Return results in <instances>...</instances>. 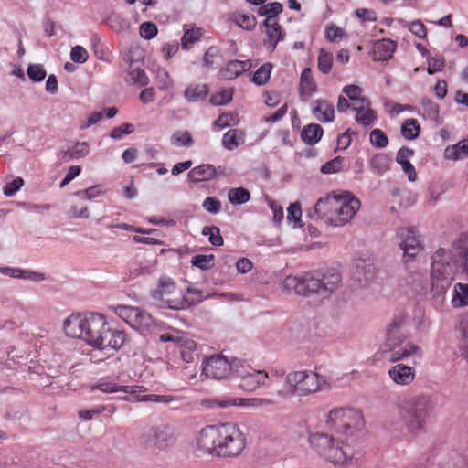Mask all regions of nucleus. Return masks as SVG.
Instances as JSON below:
<instances>
[{"instance_id":"nucleus-23","label":"nucleus","mask_w":468,"mask_h":468,"mask_svg":"<svg viewBox=\"0 0 468 468\" xmlns=\"http://www.w3.org/2000/svg\"><path fill=\"white\" fill-rule=\"evenodd\" d=\"M251 67L250 60H230L227 63L223 77L228 80H232L249 70Z\"/></svg>"},{"instance_id":"nucleus-56","label":"nucleus","mask_w":468,"mask_h":468,"mask_svg":"<svg viewBox=\"0 0 468 468\" xmlns=\"http://www.w3.org/2000/svg\"><path fill=\"white\" fill-rule=\"evenodd\" d=\"M134 131V126L131 123H123L119 127H115L111 132V137L113 139H121L123 135L130 134Z\"/></svg>"},{"instance_id":"nucleus-41","label":"nucleus","mask_w":468,"mask_h":468,"mask_svg":"<svg viewBox=\"0 0 468 468\" xmlns=\"http://www.w3.org/2000/svg\"><path fill=\"white\" fill-rule=\"evenodd\" d=\"M128 81L133 84H138L140 86H146L149 82V79L145 74V71L140 68L132 69L129 73Z\"/></svg>"},{"instance_id":"nucleus-32","label":"nucleus","mask_w":468,"mask_h":468,"mask_svg":"<svg viewBox=\"0 0 468 468\" xmlns=\"http://www.w3.org/2000/svg\"><path fill=\"white\" fill-rule=\"evenodd\" d=\"M401 135L407 140H414L419 137L420 126L414 118L407 119L401 125Z\"/></svg>"},{"instance_id":"nucleus-11","label":"nucleus","mask_w":468,"mask_h":468,"mask_svg":"<svg viewBox=\"0 0 468 468\" xmlns=\"http://www.w3.org/2000/svg\"><path fill=\"white\" fill-rule=\"evenodd\" d=\"M360 205V200L349 192L337 194L335 210L334 216L329 217V224L335 227L346 225L356 214Z\"/></svg>"},{"instance_id":"nucleus-8","label":"nucleus","mask_w":468,"mask_h":468,"mask_svg":"<svg viewBox=\"0 0 468 468\" xmlns=\"http://www.w3.org/2000/svg\"><path fill=\"white\" fill-rule=\"evenodd\" d=\"M177 441L176 428L169 423H159L145 428L138 436L141 449L156 452L172 448Z\"/></svg>"},{"instance_id":"nucleus-22","label":"nucleus","mask_w":468,"mask_h":468,"mask_svg":"<svg viewBox=\"0 0 468 468\" xmlns=\"http://www.w3.org/2000/svg\"><path fill=\"white\" fill-rule=\"evenodd\" d=\"M315 106L313 109V113L317 120L330 122L335 119V109L333 104L328 102L326 100H316L314 101Z\"/></svg>"},{"instance_id":"nucleus-30","label":"nucleus","mask_w":468,"mask_h":468,"mask_svg":"<svg viewBox=\"0 0 468 468\" xmlns=\"http://www.w3.org/2000/svg\"><path fill=\"white\" fill-rule=\"evenodd\" d=\"M452 304L454 307L468 305V284L457 283L454 285Z\"/></svg>"},{"instance_id":"nucleus-39","label":"nucleus","mask_w":468,"mask_h":468,"mask_svg":"<svg viewBox=\"0 0 468 468\" xmlns=\"http://www.w3.org/2000/svg\"><path fill=\"white\" fill-rule=\"evenodd\" d=\"M283 10V6L279 2H272L266 5H261L258 8V15L261 16H278L281 14Z\"/></svg>"},{"instance_id":"nucleus-18","label":"nucleus","mask_w":468,"mask_h":468,"mask_svg":"<svg viewBox=\"0 0 468 468\" xmlns=\"http://www.w3.org/2000/svg\"><path fill=\"white\" fill-rule=\"evenodd\" d=\"M218 169L219 171L213 165L203 164L192 168L187 176L192 183L208 181L215 178L218 175L224 174V170H221L220 166Z\"/></svg>"},{"instance_id":"nucleus-26","label":"nucleus","mask_w":468,"mask_h":468,"mask_svg":"<svg viewBox=\"0 0 468 468\" xmlns=\"http://www.w3.org/2000/svg\"><path fill=\"white\" fill-rule=\"evenodd\" d=\"M468 156V139H463L458 144L449 145L444 150V158L448 160H458Z\"/></svg>"},{"instance_id":"nucleus-33","label":"nucleus","mask_w":468,"mask_h":468,"mask_svg":"<svg viewBox=\"0 0 468 468\" xmlns=\"http://www.w3.org/2000/svg\"><path fill=\"white\" fill-rule=\"evenodd\" d=\"M267 36L268 38L265 41V45L271 52L274 51L278 42L284 38V34L280 24H278V28H276V27L267 28Z\"/></svg>"},{"instance_id":"nucleus-53","label":"nucleus","mask_w":468,"mask_h":468,"mask_svg":"<svg viewBox=\"0 0 468 468\" xmlns=\"http://www.w3.org/2000/svg\"><path fill=\"white\" fill-rule=\"evenodd\" d=\"M302 209L299 202H295L287 209V220L293 221L295 225L301 221Z\"/></svg>"},{"instance_id":"nucleus-51","label":"nucleus","mask_w":468,"mask_h":468,"mask_svg":"<svg viewBox=\"0 0 468 468\" xmlns=\"http://www.w3.org/2000/svg\"><path fill=\"white\" fill-rule=\"evenodd\" d=\"M377 119V113L374 110L367 108L365 112L356 116V121L364 126L371 125Z\"/></svg>"},{"instance_id":"nucleus-1","label":"nucleus","mask_w":468,"mask_h":468,"mask_svg":"<svg viewBox=\"0 0 468 468\" xmlns=\"http://www.w3.org/2000/svg\"><path fill=\"white\" fill-rule=\"evenodd\" d=\"M327 422L335 426V434L315 433L310 436L309 441L330 463L344 464L354 457L356 433L364 426L363 415L350 408L334 409L328 413Z\"/></svg>"},{"instance_id":"nucleus-21","label":"nucleus","mask_w":468,"mask_h":468,"mask_svg":"<svg viewBox=\"0 0 468 468\" xmlns=\"http://www.w3.org/2000/svg\"><path fill=\"white\" fill-rule=\"evenodd\" d=\"M455 254L463 271L468 275V232H463L454 243Z\"/></svg>"},{"instance_id":"nucleus-35","label":"nucleus","mask_w":468,"mask_h":468,"mask_svg":"<svg viewBox=\"0 0 468 468\" xmlns=\"http://www.w3.org/2000/svg\"><path fill=\"white\" fill-rule=\"evenodd\" d=\"M396 49V43L390 39H382L376 44V50L379 54V59L390 58Z\"/></svg>"},{"instance_id":"nucleus-2","label":"nucleus","mask_w":468,"mask_h":468,"mask_svg":"<svg viewBox=\"0 0 468 468\" xmlns=\"http://www.w3.org/2000/svg\"><path fill=\"white\" fill-rule=\"evenodd\" d=\"M64 331L100 350L117 351L126 338L123 331L111 329L105 316L95 313L71 314L64 321Z\"/></svg>"},{"instance_id":"nucleus-36","label":"nucleus","mask_w":468,"mask_h":468,"mask_svg":"<svg viewBox=\"0 0 468 468\" xmlns=\"http://www.w3.org/2000/svg\"><path fill=\"white\" fill-rule=\"evenodd\" d=\"M228 198L232 205H242L250 200V194L244 187L231 188L229 191Z\"/></svg>"},{"instance_id":"nucleus-44","label":"nucleus","mask_w":468,"mask_h":468,"mask_svg":"<svg viewBox=\"0 0 468 468\" xmlns=\"http://www.w3.org/2000/svg\"><path fill=\"white\" fill-rule=\"evenodd\" d=\"M27 72L28 78L35 82L42 81L47 76V72H46L43 65H41V64L29 65Z\"/></svg>"},{"instance_id":"nucleus-47","label":"nucleus","mask_w":468,"mask_h":468,"mask_svg":"<svg viewBox=\"0 0 468 468\" xmlns=\"http://www.w3.org/2000/svg\"><path fill=\"white\" fill-rule=\"evenodd\" d=\"M344 158L341 156L335 157L331 161L326 162L321 167V172L323 174H332L336 173L342 169V163Z\"/></svg>"},{"instance_id":"nucleus-7","label":"nucleus","mask_w":468,"mask_h":468,"mask_svg":"<svg viewBox=\"0 0 468 468\" xmlns=\"http://www.w3.org/2000/svg\"><path fill=\"white\" fill-rule=\"evenodd\" d=\"M433 409L431 397L426 394L408 396L398 403L399 414L411 434H418L425 430Z\"/></svg>"},{"instance_id":"nucleus-19","label":"nucleus","mask_w":468,"mask_h":468,"mask_svg":"<svg viewBox=\"0 0 468 468\" xmlns=\"http://www.w3.org/2000/svg\"><path fill=\"white\" fill-rule=\"evenodd\" d=\"M352 276L355 281L365 285L375 278V267L365 260L359 259L355 263Z\"/></svg>"},{"instance_id":"nucleus-28","label":"nucleus","mask_w":468,"mask_h":468,"mask_svg":"<svg viewBox=\"0 0 468 468\" xmlns=\"http://www.w3.org/2000/svg\"><path fill=\"white\" fill-rule=\"evenodd\" d=\"M391 158L388 154L384 153H378L372 156L370 159V167L371 169L378 175H381L390 168Z\"/></svg>"},{"instance_id":"nucleus-14","label":"nucleus","mask_w":468,"mask_h":468,"mask_svg":"<svg viewBox=\"0 0 468 468\" xmlns=\"http://www.w3.org/2000/svg\"><path fill=\"white\" fill-rule=\"evenodd\" d=\"M207 405L211 408H228L229 406H242V407H262L272 405V400L262 398H250L241 399L235 398L230 399L229 397H219L207 401Z\"/></svg>"},{"instance_id":"nucleus-9","label":"nucleus","mask_w":468,"mask_h":468,"mask_svg":"<svg viewBox=\"0 0 468 468\" xmlns=\"http://www.w3.org/2000/svg\"><path fill=\"white\" fill-rule=\"evenodd\" d=\"M285 384L291 395L304 397L321 390L326 381L314 371L301 370L290 372Z\"/></svg>"},{"instance_id":"nucleus-58","label":"nucleus","mask_w":468,"mask_h":468,"mask_svg":"<svg viewBox=\"0 0 468 468\" xmlns=\"http://www.w3.org/2000/svg\"><path fill=\"white\" fill-rule=\"evenodd\" d=\"M116 314L122 319H133L135 314H139V308L119 305L116 308Z\"/></svg>"},{"instance_id":"nucleus-17","label":"nucleus","mask_w":468,"mask_h":468,"mask_svg":"<svg viewBox=\"0 0 468 468\" xmlns=\"http://www.w3.org/2000/svg\"><path fill=\"white\" fill-rule=\"evenodd\" d=\"M388 375L396 384L407 386L415 379L416 371L412 366L398 363L389 368Z\"/></svg>"},{"instance_id":"nucleus-29","label":"nucleus","mask_w":468,"mask_h":468,"mask_svg":"<svg viewBox=\"0 0 468 468\" xmlns=\"http://www.w3.org/2000/svg\"><path fill=\"white\" fill-rule=\"evenodd\" d=\"M208 86L207 84H197L189 86L185 90L184 96L189 102H197L204 100L208 94Z\"/></svg>"},{"instance_id":"nucleus-34","label":"nucleus","mask_w":468,"mask_h":468,"mask_svg":"<svg viewBox=\"0 0 468 468\" xmlns=\"http://www.w3.org/2000/svg\"><path fill=\"white\" fill-rule=\"evenodd\" d=\"M271 69H272L271 63H270V62L264 63L253 73L250 80L258 86L266 84L268 82V80H270Z\"/></svg>"},{"instance_id":"nucleus-46","label":"nucleus","mask_w":468,"mask_h":468,"mask_svg":"<svg viewBox=\"0 0 468 468\" xmlns=\"http://www.w3.org/2000/svg\"><path fill=\"white\" fill-rule=\"evenodd\" d=\"M158 29L154 23L144 22L140 25L139 33L144 39H152L157 35Z\"/></svg>"},{"instance_id":"nucleus-59","label":"nucleus","mask_w":468,"mask_h":468,"mask_svg":"<svg viewBox=\"0 0 468 468\" xmlns=\"http://www.w3.org/2000/svg\"><path fill=\"white\" fill-rule=\"evenodd\" d=\"M24 185V180L21 177L15 178L12 182L7 183L4 187V194L11 197L15 195L20 187Z\"/></svg>"},{"instance_id":"nucleus-37","label":"nucleus","mask_w":468,"mask_h":468,"mask_svg":"<svg viewBox=\"0 0 468 468\" xmlns=\"http://www.w3.org/2000/svg\"><path fill=\"white\" fill-rule=\"evenodd\" d=\"M215 256L213 254H197L192 257L191 264L202 271H208L215 265Z\"/></svg>"},{"instance_id":"nucleus-55","label":"nucleus","mask_w":468,"mask_h":468,"mask_svg":"<svg viewBox=\"0 0 468 468\" xmlns=\"http://www.w3.org/2000/svg\"><path fill=\"white\" fill-rule=\"evenodd\" d=\"M342 91L349 98L350 101H352L354 102H356L363 98V97H360V95L362 93V89L357 85H354V84L346 85L343 88Z\"/></svg>"},{"instance_id":"nucleus-6","label":"nucleus","mask_w":468,"mask_h":468,"mask_svg":"<svg viewBox=\"0 0 468 468\" xmlns=\"http://www.w3.org/2000/svg\"><path fill=\"white\" fill-rule=\"evenodd\" d=\"M409 317L405 314L395 315L386 329L385 348L390 352L389 360L399 362L410 357L413 358V364L422 358L421 348L411 342H406L410 335Z\"/></svg>"},{"instance_id":"nucleus-38","label":"nucleus","mask_w":468,"mask_h":468,"mask_svg":"<svg viewBox=\"0 0 468 468\" xmlns=\"http://www.w3.org/2000/svg\"><path fill=\"white\" fill-rule=\"evenodd\" d=\"M201 29L198 27L186 29L181 38L182 48L189 49L192 45L201 37Z\"/></svg>"},{"instance_id":"nucleus-63","label":"nucleus","mask_w":468,"mask_h":468,"mask_svg":"<svg viewBox=\"0 0 468 468\" xmlns=\"http://www.w3.org/2000/svg\"><path fill=\"white\" fill-rule=\"evenodd\" d=\"M444 68V58H432L431 60H429V67H428V73L430 75H432L435 72L441 71Z\"/></svg>"},{"instance_id":"nucleus-54","label":"nucleus","mask_w":468,"mask_h":468,"mask_svg":"<svg viewBox=\"0 0 468 468\" xmlns=\"http://www.w3.org/2000/svg\"><path fill=\"white\" fill-rule=\"evenodd\" d=\"M231 123H236L235 116L231 112H225L219 115L218 118L214 122V126L219 129H223L229 126Z\"/></svg>"},{"instance_id":"nucleus-52","label":"nucleus","mask_w":468,"mask_h":468,"mask_svg":"<svg viewBox=\"0 0 468 468\" xmlns=\"http://www.w3.org/2000/svg\"><path fill=\"white\" fill-rule=\"evenodd\" d=\"M173 144H181L185 146H191L194 144V140L189 132L176 133L171 137Z\"/></svg>"},{"instance_id":"nucleus-4","label":"nucleus","mask_w":468,"mask_h":468,"mask_svg":"<svg viewBox=\"0 0 468 468\" xmlns=\"http://www.w3.org/2000/svg\"><path fill=\"white\" fill-rule=\"evenodd\" d=\"M197 444L200 450L208 454L234 457L244 450L246 439L236 424L226 422L203 428Z\"/></svg>"},{"instance_id":"nucleus-61","label":"nucleus","mask_w":468,"mask_h":468,"mask_svg":"<svg viewBox=\"0 0 468 468\" xmlns=\"http://www.w3.org/2000/svg\"><path fill=\"white\" fill-rule=\"evenodd\" d=\"M356 16L362 22H374L377 20V13L372 9L367 8H358L356 10Z\"/></svg>"},{"instance_id":"nucleus-31","label":"nucleus","mask_w":468,"mask_h":468,"mask_svg":"<svg viewBox=\"0 0 468 468\" xmlns=\"http://www.w3.org/2000/svg\"><path fill=\"white\" fill-rule=\"evenodd\" d=\"M130 386H119L114 382L107 379H101L97 384L91 386L92 390H100L103 393H115L122 391L124 393L132 392Z\"/></svg>"},{"instance_id":"nucleus-60","label":"nucleus","mask_w":468,"mask_h":468,"mask_svg":"<svg viewBox=\"0 0 468 468\" xmlns=\"http://www.w3.org/2000/svg\"><path fill=\"white\" fill-rule=\"evenodd\" d=\"M410 31L417 36L419 38H425L427 36V30L425 26L420 20H415L410 24Z\"/></svg>"},{"instance_id":"nucleus-64","label":"nucleus","mask_w":468,"mask_h":468,"mask_svg":"<svg viewBox=\"0 0 468 468\" xmlns=\"http://www.w3.org/2000/svg\"><path fill=\"white\" fill-rule=\"evenodd\" d=\"M461 327L463 338V356L468 361V317L462 321Z\"/></svg>"},{"instance_id":"nucleus-40","label":"nucleus","mask_w":468,"mask_h":468,"mask_svg":"<svg viewBox=\"0 0 468 468\" xmlns=\"http://www.w3.org/2000/svg\"><path fill=\"white\" fill-rule=\"evenodd\" d=\"M333 64V55L327 51H325L324 48H321L319 51V57H318V69L321 72L324 74H327Z\"/></svg>"},{"instance_id":"nucleus-43","label":"nucleus","mask_w":468,"mask_h":468,"mask_svg":"<svg viewBox=\"0 0 468 468\" xmlns=\"http://www.w3.org/2000/svg\"><path fill=\"white\" fill-rule=\"evenodd\" d=\"M234 21L240 27L247 30H251L252 28H254L257 23L254 16L239 13L234 15Z\"/></svg>"},{"instance_id":"nucleus-27","label":"nucleus","mask_w":468,"mask_h":468,"mask_svg":"<svg viewBox=\"0 0 468 468\" xmlns=\"http://www.w3.org/2000/svg\"><path fill=\"white\" fill-rule=\"evenodd\" d=\"M317 90V85L312 74L310 68H305L300 80V92L302 95L310 97L314 92Z\"/></svg>"},{"instance_id":"nucleus-50","label":"nucleus","mask_w":468,"mask_h":468,"mask_svg":"<svg viewBox=\"0 0 468 468\" xmlns=\"http://www.w3.org/2000/svg\"><path fill=\"white\" fill-rule=\"evenodd\" d=\"M133 319L137 325L143 328H149L153 324L151 314L141 309H139V314H134Z\"/></svg>"},{"instance_id":"nucleus-20","label":"nucleus","mask_w":468,"mask_h":468,"mask_svg":"<svg viewBox=\"0 0 468 468\" xmlns=\"http://www.w3.org/2000/svg\"><path fill=\"white\" fill-rule=\"evenodd\" d=\"M89 144L87 142H78L72 147L68 150L60 151L58 158L60 163H68L70 160L80 159L88 155L89 154Z\"/></svg>"},{"instance_id":"nucleus-45","label":"nucleus","mask_w":468,"mask_h":468,"mask_svg":"<svg viewBox=\"0 0 468 468\" xmlns=\"http://www.w3.org/2000/svg\"><path fill=\"white\" fill-rule=\"evenodd\" d=\"M233 91L232 90H223L210 98V102L213 105H225L232 100Z\"/></svg>"},{"instance_id":"nucleus-48","label":"nucleus","mask_w":468,"mask_h":468,"mask_svg":"<svg viewBox=\"0 0 468 468\" xmlns=\"http://www.w3.org/2000/svg\"><path fill=\"white\" fill-rule=\"evenodd\" d=\"M70 58L75 63L83 64L89 58L87 50L81 46H75L70 50Z\"/></svg>"},{"instance_id":"nucleus-25","label":"nucleus","mask_w":468,"mask_h":468,"mask_svg":"<svg viewBox=\"0 0 468 468\" xmlns=\"http://www.w3.org/2000/svg\"><path fill=\"white\" fill-rule=\"evenodd\" d=\"M323 133L324 131L321 125L310 123L302 130L301 138L308 145H314L321 140Z\"/></svg>"},{"instance_id":"nucleus-15","label":"nucleus","mask_w":468,"mask_h":468,"mask_svg":"<svg viewBox=\"0 0 468 468\" xmlns=\"http://www.w3.org/2000/svg\"><path fill=\"white\" fill-rule=\"evenodd\" d=\"M235 374L240 377L239 387L247 392H252L263 386L268 379V374L263 370L247 371L242 365Z\"/></svg>"},{"instance_id":"nucleus-16","label":"nucleus","mask_w":468,"mask_h":468,"mask_svg":"<svg viewBox=\"0 0 468 468\" xmlns=\"http://www.w3.org/2000/svg\"><path fill=\"white\" fill-rule=\"evenodd\" d=\"M336 195L319 198L313 210L309 211V217L312 219L325 218V222L329 224V217L334 216L335 210Z\"/></svg>"},{"instance_id":"nucleus-13","label":"nucleus","mask_w":468,"mask_h":468,"mask_svg":"<svg viewBox=\"0 0 468 468\" xmlns=\"http://www.w3.org/2000/svg\"><path fill=\"white\" fill-rule=\"evenodd\" d=\"M176 283L169 277H161L158 280L157 287L151 292V296L154 300H158L163 303L161 307H166L169 309H184L185 303L183 301L176 302L174 300H166L165 297L171 294L176 290Z\"/></svg>"},{"instance_id":"nucleus-42","label":"nucleus","mask_w":468,"mask_h":468,"mask_svg":"<svg viewBox=\"0 0 468 468\" xmlns=\"http://www.w3.org/2000/svg\"><path fill=\"white\" fill-rule=\"evenodd\" d=\"M370 143L377 148H384L388 144V138L380 129H374L369 135Z\"/></svg>"},{"instance_id":"nucleus-49","label":"nucleus","mask_w":468,"mask_h":468,"mask_svg":"<svg viewBox=\"0 0 468 468\" xmlns=\"http://www.w3.org/2000/svg\"><path fill=\"white\" fill-rule=\"evenodd\" d=\"M203 208L210 214H218L221 209V202L215 197H207L202 204Z\"/></svg>"},{"instance_id":"nucleus-62","label":"nucleus","mask_w":468,"mask_h":468,"mask_svg":"<svg viewBox=\"0 0 468 468\" xmlns=\"http://www.w3.org/2000/svg\"><path fill=\"white\" fill-rule=\"evenodd\" d=\"M81 172V167L79 165H71L69 168L68 173L60 183V188L65 187L68 184H69L75 177H77Z\"/></svg>"},{"instance_id":"nucleus-24","label":"nucleus","mask_w":468,"mask_h":468,"mask_svg":"<svg viewBox=\"0 0 468 468\" xmlns=\"http://www.w3.org/2000/svg\"><path fill=\"white\" fill-rule=\"evenodd\" d=\"M245 142V134L239 129L229 130L222 138V145L229 151L238 148Z\"/></svg>"},{"instance_id":"nucleus-3","label":"nucleus","mask_w":468,"mask_h":468,"mask_svg":"<svg viewBox=\"0 0 468 468\" xmlns=\"http://www.w3.org/2000/svg\"><path fill=\"white\" fill-rule=\"evenodd\" d=\"M455 271L456 266L451 261V252L441 248L433 256L430 278L424 273L414 272L410 275V282L417 293H425L430 289L432 303L439 308L444 303Z\"/></svg>"},{"instance_id":"nucleus-57","label":"nucleus","mask_w":468,"mask_h":468,"mask_svg":"<svg viewBox=\"0 0 468 468\" xmlns=\"http://www.w3.org/2000/svg\"><path fill=\"white\" fill-rule=\"evenodd\" d=\"M415 152L413 149L408 146H402L397 153L396 162L400 165L403 164H407L410 161V158L414 155Z\"/></svg>"},{"instance_id":"nucleus-5","label":"nucleus","mask_w":468,"mask_h":468,"mask_svg":"<svg viewBox=\"0 0 468 468\" xmlns=\"http://www.w3.org/2000/svg\"><path fill=\"white\" fill-rule=\"evenodd\" d=\"M340 282L341 274L332 269L323 274L304 272L301 276H287L282 286L284 290L304 297L327 298L337 289Z\"/></svg>"},{"instance_id":"nucleus-12","label":"nucleus","mask_w":468,"mask_h":468,"mask_svg":"<svg viewBox=\"0 0 468 468\" xmlns=\"http://www.w3.org/2000/svg\"><path fill=\"white\" fill-rule=\"evenodd\" d=\"M398 235L401 239L399 247L403 250L404 261L409 262L422 250L418 230L415 227L402 228Z\"/></svg>"},{"instance_id":"nucleus-10","label":"nucleus","mask_w":468,"mask_h":468,"mask_svg":"<svg viewBox=\"0 0 468 468\" xmlns=\"http://www.w3.org/2000/svg\"><path fill=\"white\" fill-rule=\"evenodd\" d=\"M242 367V361L238 358H232L230 361L221 354L211 356L203 361L202 373L211 378L223 379L228 378Z\"/></svg>"}]
</instances>
